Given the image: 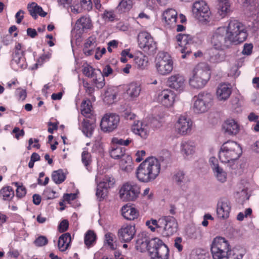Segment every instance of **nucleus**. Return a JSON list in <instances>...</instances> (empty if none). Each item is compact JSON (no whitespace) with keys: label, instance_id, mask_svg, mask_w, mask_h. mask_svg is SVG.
<instances>
[{"label":"nucleus","instance_id":"f3484780","mask_svg":"<svg viewBox=\"0 0 259 259\" xmlns=\"http://www.w3.org/2000/svg\"><path fill=\"white\" fill-rule=\"evenodd\" d=\"M231 206L230 201L226 198L220 199L217 204V213L219 218L225 219L229 217Z\"/></svg>","mask_w":259,"mask_h":259},{"label":"nucleus","instance_id":"dca6fc26","mask_svg":"<svg viewBox=\"0 0 259 259\" xmlns=\"http://www.w3.org/2000/svg\"><path fill=\"white\" fill-rule=\"evenodd\" d=\"M176 95L170 89H165L160 92L157 96V101L163 106L170 107L172 106Z\"/></svg>","mask_w":259,"mask_h":259},{"label":"nucleus","instance_id":"4c0bfd02","mask_svg":"<svg viewBox=\"0 0 259 259\" xmlns=\"http://www.w3.org/2000/svg\"><path fill=\"white\" fill-rule=\"evenodd\" d=\"M97 236L94 232L92 230H88L85 234L84 242L88 247L93 246L96 242Z\"/></svg>","mask_w":259,"mask_h":259},{"label":"nucleus","instance_id":"f257e3e1","mask_svg":"<svg viewBox=\"0 0 259 259\" xmlns=\"http://www.w3.org/2000/svg\"><path fill=\"white\" fill-rule=\"evenodd\" d=\"M247 34L245 26L236 20H230L227 27H219L211 34L210 43L218 50L230 48L233 44L243 42Z\"/></svg>","mask_w":259,"mask_h":259},{"label":"nucleus","instance_id":"680f3d73","mask_svg":"<svg viewBox=\"0 0 259 259\" xmlns=\"http://www.w3.org/2000/svg\"><path fill=\"white\" fill-rule=\"evenodd\" d=\"M16 94L18 96L19 100H24L26 98V92L25 90L17 89L16 91Z\"/></svg>","mask_w":259,"mask_h":259},{"label":"nucleus","instance_id":"b1692460","mask_svg":"<svg viewBox=\"0 0 259 259\" xmlns=\"http://www.w3.org/2000/svg\"><path fill=\"white\" fill-rule=\"evenodd\" d=\"M232 89L229 84L223 83L220 84L217 90L216 95L217 99L220 101H226L230 96Z\"/></svg>","mask_w":259,"mask_h":259},{"label":"nucleus","instance_id":"6ab92c4d","mask_svg":"<svg viewBox=\"0 0 259 259\" xmlns=\"http://www.w3.org/2000/svg\"><path fill=\"white\" fill-rule=\"evenodd\" d=\"M193 75L209 79L210 77L209 66L205 62L198 63L193 69Z\"/></svg>","mask_w":259,"mask_h":259},{"label":"nucleus","instance_id":"5fc2aeb1","mask_svg":"<svg viewBox=\"0 0 259 259\" xmlns=\"http://www.w3.org/2000/svg\"><path fill=\"white\" fill-rule=\"evenodd\" d=\"M136 63L139 68H144L148 64V61L147 59L140 57H137L135 59Z\"/></svg>","mask_w":259,"mask_h":259},{"label":"nucleus","instance_id":"f8f14e48","mask_svg":"<svg viewBox=\"0 0 259 259\" xmlns=\"http://www.w3.org/2000/svg\"><path fill=\"white\" fill-rule=\"evenodd\" d=\"M119 120V116L116 114H106L101 119L100 126L103 131L111 132L117 128Z\"/></svg>","mask_w":259,"mask_h":259},{"label":"nucleus","instance_id":"c85d7f7f","mask_svg":"<svg viewBox=\"0 0 259 259\" xmlns=\"http://www.w3.org/2000/svg\"><path fill=\"white\" fill-rule=\"evenodd\" d=\"M27 8L30 15L34 19H36L37 15L42 17H45L47 15V13L43 11L42 8L34 2L29 4Z\"/></svg>","mask_w":259,"mask_h":259},{"label":"nucleus","instance_id":"bf43d9fd","mask_svg":"<svg viewBox=\"0 0 259 259\" xmlns=\"http://www.w3.org/2000/svg\"><path fill=\"white\" fill-rule=\"evenodd\" d=\"M115 17V15L114 14V12L112 11H105L103 14V18L105 20H108L110 21H113Z\"/></svg>","mask_w":259,"mask_h":259},{"label":"nucleus","instance_id":"774afa93","mask_svg":"<svg viewBox=\"0 0 259 259\" xmlns=\"http://www.w3.org/2000/svg\"><path fill=\"white\" fill-rule=\"evenodd\" d=\"M76 198V194L75 193L65 194L63 196L64 200L68 202L75 200Z\"/></svg>","mask_w":259,"mask_h":259},{"label":"nucleus","instance_id":"e2e57ef3","mask_svg":"<svg viewBox=\"0 0 259 259\" xmlns=\"http://www.w3.org/2000/svg\"><path fill=\"white\" fill-rule=\"evenodd\" d=\"M102 73L104 77H107L113 73V69L109 65H107L104 67Z\"/></svg>","mask_w":259,"mask_h":259},{"label":"nucleus","instance_id":"aec40b11","mask_svg":"<svg viewBox=\"0 0 259 259\" xmlns=\"http://www.w3.org/2000/svg\"><path fill=\"white\" fill-rule=\"evenodd\" d=\"M177 19V12L173 9H168L163 13L162 20L169 27H173L176 25Z\"/></svg>","mask_w":259,"mask_h":259},{"label":"nucleus","instance_id":"7c9ffc66","mask_svg":"<svg viewBox=\"0 0 259 259\" xmlns=\"http://www.w3.org/2000/svg\"><path fill=\"white\" fill-rule=\"evenodd\" d=\"M71 238L70 234L66 233L61 235L58 240V246L61 251H65L70 246Z\"/></svg>","mask_w":259,"mask_h":259},{"label":"nucleus","instance_id":"8fccbe9b","mask_svg":"<svg viewBox=\"0 0 259 259\" xmlns=\"http://www.w3.org/2000/svg\"><path fill=\"white\" fill-rule=\"evenodd\" d=\"M15 185L17 187L16 196L19 198H22L25 196L26 194V189L23 186L19 184L18 182L14 183Z\"/></svg>","mask_w":259,"mask_h":259},{"label":"nucleus","instance_id":"ea45409f","mask_svg":"<svg viewBox=\"0 0 259 259\" xmlns=\"http://www.w3.org/2000/svg\"><path fill=\"white\" fill-rule=\"evenodd\" d=\"M141 92V87L139 84L132 82L128 85L127 93L131 97H137Z\"/></svg>","mask_w":259,"mask_h":259},{"label":"nucleus","instance_id":"4d7b16f0","mask_svg":"<svg viewBox=\"0 0 259 259\" xmlns=\"http://www.w3.org/2000/svg\"><path fill=\"white\" fill-rule=\"evenodd\" d=\"M83 85L85 90V92L90 95L92 94L95 91V88L91 84H90L88 81H83Z\"/></svg>","mask_w":259,"mask_h":259},{"label":"nucleus","instance_id":"3c124183","mask_svg":"<svg viewBox=\"0 0 259 259\" xmlns=\"http://www.w3.org/2000/svg\"><path fill=\"white\" fill-rule=\"evenodd\" d=\"M96 38L93 36H90L87 39L86 42L84 44V47L94 48L96 46Z\"/></svg>","mask_w":259,"mask_h":259},{"label":"nucleus","instance_id":"e433bc0d","mask_svg":"<svg viewBox=\"0 0 259 259\" xmlns=\"http://www.w3.org/2000/svg\"><path fill=\"white\" fill-rule=\"evenodd\" d=\"M125 149L120 146L113 145L110 151V156L114 159H119L125 155Z\"/></svg>","mask_w":259,"mask_h":259},{"label":"nucleus","instance_id":"473e14b6","mask_svg":"<svg viewBox=\"0 0 259 259\" xmlns=\"http://www.w3.org/2000/svg\"><path fill=\"white\" fill-rule=\"evenodd\" d=\"M209 80L200 76L193 75L189 79V84L195 89H200L204 87Z\"/></svg>","mask_w":259,"mask_h":259},{"label":"nucleus","instance_id":"7ed1b4c3","mask_svg":"<svg viewBox=\"0 0 259 259\" xmlns=\"http://www.w3.org/2000/svg\"><path fill=\"white\" fill-rule=\"evenodd\" d=\"M161 165L159 161L154 157L147 158L137 169V179L142 182L148 183L154 180L159 175Z\"/></svg>","mask_w":259,"mask_h":259},{"label":"nucleus","instance_id":"603ef678","mask_svg":"<svg viewBox=\"0 0 259 259\" xmlns=\"http://www.w3.org/2000/svg\"><path fill=\"white\" fill-rule=\"evenodd\" d=\"M113 236H114V235L111 233H107L105 235V239L108 245L112 250H114L115 248L114 247V245L112 243L113 241Z\"/></svg>","mask_w":259,"mask_h":259},{"label":"nucleus","instance_id":"6e6552de","mask_svg":"<svg viewBox=\"0 0 259 259\" xmlns=\"http://www.w3.org/2000/svg\"><path fill=\"white\" fill-rule=\"evenodd\" d=\"M139 47L149 55H154L157 51L156 42L150 33L146 31L140 32L138 35Z\"/></svg>","mask_w":259,"mask_h":259},{"label":"nucleus","instance_id":"49530a36","mask_svg":"<svg viewBox=\"0 0 259 259\" xmlns=\"http://www.w3.org/2000/svg\"><path fill=\"white\" fill-rule=\"evenodd\" d=\"M81 161L88 169V166L91 163L92 157L91 154L87 150H84L81 153Z\"/></svg>","mask_w":259,"mask_h":259},{"label":"nucleus","instance_id":"c03bdc74","mask_svg":"<svg viewBox=\"0 0 259 259\" xmlns=\"http://www.w3.org/2000/svg\"><path fill=\"white\" fill-rule=\"evenodd\" d=\"M116 97V93L112 89H108L105 93V101L108 103H112Z\"/></svg>","mask_w":259,"mask_h":259},{"label":"nucleus","instance_id":"052dcab7","mask_svg":"<svg viewBox=\"0 0 259 259\" xmlns=\"http://www.w3.org/2000/svg\"><path fill=\"white\" fill-rule=\"evenodd\" d=\"M213 259H229V253L223 252L211 253Z\"/></svg>","mask_w":259,"mask_h":259},{"label":"nucleus","instance_id":"9b49d317","mask_svg":"<svg viewBox=\"0 0 259 259\" xmlns=\"http://www.w3.org/2000/svg\"><path fill=\"white\" fill-rule=\"evenodd\" d=\"M192 12L195 17L200 21H208L211 14L207 4L205 1L202 0L194 3Z\"/></svg>","mask_w":259,"mask_h":259},{"label":"nucleus","instance_id":"13d9d810","mask_svg":"<svg viewBox=\"0 0 259 259\" xmlns=\"http://www.w3.org/2000/svg\"><path fill=\"white\" fill-rule=\"evenodd\" d=\"M69 223L67 220H64L61 222L59 226L58 230L60 232H64L66 231L68 228Z\"/></svg>","mask_w":259,"mask_h":259},{"label":"nucleus","instance_id":"c9c22d12","mask_svg":"<svg viewBox=\"0 0 259 259\" xmlns=\"http://www.w3.org/2000/svg\"><path fill=\"white\" fill-rule=\"evenodd\" d=\"M92 105L90 100H83L81 104V114L87 118L92 115Z\"/></svg>","mask_w":259,"mask_h":259},{"label":"nucleus","instance_id":"338daca9","mask_svg":"<svg viewBox=\"0 0 259 259\" xmlns=\"http://www.w3.org/2000/svg\"><path fill=\"white\" fill-rule=\"evenodd\" d=\"M24 11L22 10H20L16 13L15 15V18L16 19L17 23L20 24L22 22L24 18Z\"/></svg>","mask_w":259,"mask_h":259},{"label":"nucleus","instance_id":"f03ea898","mask_svg":"<svg viewBox=\"0 0 259 259\" xmlns=\"http://www.w3.org/2000/svg\"><path fill=\"white\" fill-rule=\"evenodd\" d=\"M135 247L141 252L148 251L152 259H168L169 249L159 238L149 240L146 234H139Z\"/></svg>","mask_w":259,"mask_h":259},{"label":"nucleus","instance_id":"ddd939ff","mask_svg":"<svg viewBox=\"0 0 259 259\" xmlns=\"http://www.w3.org/2000/svg\"><path fill=\"white\" fill-rule=\"evenodd\" d=\"M231 251L228 241L222 237L214 238L211 245V252H223L224 254L229 253Z\"/></svg>","mask_w":259,"mask_h":259},{"label":"nucleus","instance_id":"58836bf2","mask_svg":"<svg viewBox=\"0 0 259 259\" xmlns=\"http://www.w3.org/2000/svg\"><path fill=\"white\" fill-rule=\"evenodd\" d=\"M96 181L97 184L96 196L101 201L106 196L108 189L106 188L104 183L98 182L97 178L96 179Z\"/></svg>","mask_w":259,"mask_h":259},{"label":"nucleus","instance_id":"20e7f679","mask_svg":"<svg viewBox=\"0 0 259 259\" xmlns=\"http://www.w3.org/2000/svg\"><path fill=\"white\" fill-rule=\"evenodd\" d=\"M146 225L152 232L156 231L163 237H169L177 232L178 224L176 219L171 216H164L158 220L147 221Z\"/></svg>","mask_w":259,"mask_h":259},{"label":"nucleus","instance_id":"72a5a7b5","mask_svg":"<svg viewBox=\"0 0 259 259\" xmlns=\"http://www.w3.org/2000/svg\"><path fill=\"white\" fill-rule=\"evenodd\" d=\"M14 195V191L10 186H4L0 190V198L4 201H11Z\"/></svg>","mask_w":259,"mask_h":259},{"label":"nucleus","instance_id":"a878e982","mask_svg":"<svg viewBox=\"0 0 259 259\" xmlns=\"http://www.w3.org/2000/svg\"><path fill=\"white\" fill-rule=\"evenodd\" d=\"M225 132L229 135H236L239 131V125L233 119H228L223 125Z\"/></svg>","mask_w":259,"mask_h":259},{"label":"nucleus","instance_id":"bb28decb","mask_svg":"<svg viewBox=\"0 0 259 259\" xmlns=\"http://www.w3.org/2000/svg\"><path fill=\"white\" fill-rule=\"evenodd\" d=\"M95 125V120L91 118V120L84 119L81 123V129L82 133L87 137H91L94 131Z\"/></svg>","mask_w":259,"mask_h":259},{"label":"nucleus","instance_id":"423d86ee","mask_svg":"<svg viewBox=\"0 0 259 259\" xmlns=\"http://www.w3.org/2000/svg\"><path fill=\"white\" fill-rule=\"evenodd\" d=\"M194 111L196 113L206 112L211 106L213 95L208 92H202L194 97Z\"/></svg>","mask_w":259,"mask_h":259},{"label":"nucleus","instance_id":"2f4dec72","mask_svg":"<svg viewBox=\"0 0 259 259\" xmlns=\"http://www.w3.org/2000/svg\"><path fill=\"white\" fill-rule=\"evenodd\" d=\"M90 78H93V82L98 89L103 88L105 84V78L100 69H96Z\"/></svg>","mask_w":259,"mask_h":259},{"label":"nucleus","instance_id":"37998d69","mask_svg":"<svg viewBox=\"0 0 259 259\" xmlns=\"http://www.w3.org/2000/svg\"><path fill=\"white\" fill-rule=\"evenodd\" d=\"M213 171L218 181L221 183H224L226 181L227 174L222 168L221 167H216Z\"/></svg>","mask_w":259,"mask_h":259},{"label":"nucleus","instance_id":"0eeeda50","mask_svg":"<svg viewBox=\"0 0 259 259\" xmlns=\"http://www.w3.org/2000/svg\"><path fill=\"white\" fill-rule=\"evenodd\" d=\"M155 62L156 70L159 74L166 75L172 71L173 62L168 53L159 52L156 58Z\"/></svg>","mask_w":259,"mask_h":259},{"label":"nucleus","instance_id":"412c9836","mask_svg":"<svg viewBox=\"0 0 259 259\" xmlns=\"http://www.w3.org/2000/svg\"><path fill=\"white\" fill-rule=\"evenodd\" d=\"M195 144L191 141H183L181 143V152L185 158L191 157L195 152Z\"/></svg>","mask_w":259,"mask_h":259},{"label":"nucleus","instance_id":"a18cd8bd","mask_svg":"<svg viewBox=\"0 0 259 259\" xmlns=\"http://www.w3.org/2000/svg\"><path fill=\"white\" fill-rule=\"evenodd\" d=\"M212 54L210 57V60L211 62L219 63L224 60L225 54L223 52L220 53L216 51L215 53L212 52Z\"/></svg>","mask_w":259,"mask_h":259},{"label":"nucleus","instance_id":"c756f323","mask_svg":"<svg viewBox=\"0 0 259 259\" xmlns=\"http://www.w3.org/2000/svg\"><path fill=\"white\" fill-rule=\"evenodd\" d=\"M218 13L222 18H224L231 11L230 2L229 0H218Z\"/></svg>","mask_w":259,"mask_h":259},{"label":"nucleus","instance_id":"393cba45","mask_svg":"<svg viewBox=\"0 0 259 259\" xmlns=\"http://www.w3.org/2000/svg\"><path fill=\"white\" fill-rule=\"evenodd\" d=\"M132 131L143 139H146L148 135L147 125L139 120L134 122L132 126Z\"/></svg>","mask_w":259,"mask_h":259},{"label":"nucleus","instance_id":"69168bd1","mask_svg":"<svg viewBox=\"0 0 259 259\" xmlns=\"http://www.w3.org/2000/svg\"><path fill=\"white\" fill-rule=\"evenodd\" d=\"M80 4L84 9L90 10L92 8V3L91 0H79Z\"/></svg>","mask_w":259,"mask_h":259},{"label":"nucleus","instance_id":"4be33fe9","mask_svg":"<svg viewBox=\"0 0 259 259\" xmlns=\"http://www.w3.org/2000/svg\"><path fill=\"white\" fill-rule=\"evenodd\" d=\"M184 77L180 74L171 76L168 78L167 83L168 85L176 90H182L185 85Z\"/></svg>","mask_w":259,"mask_h":259},{"label":"nucleus","instance_id":"09e8293b","mask_svg":"<svg viewBox=\"0 0 259 259\" xmlns=\"http://www.w3.org/2000/svg\"><path fill=\"white\" fill-rule=\"evenodd\" d=\"M115 182V179L112 177L109 176H105L103 180L99 183H104L106 188L107 189L112 187Z\"/></svg>","mask_w":259,"mask_h":259},{"label":"nucleus","instance_id":"4468645a","mask_svg":"<svg viewBox=\"0 0 259 259\" xmlns=\"http://www.w3.org/2000/svg\"><path fill=\"white\" fill-rule=\"evenodd\" d=\"M25 51L22 48V45L20 43L16 44L12 60V64L15 63L18 67L24 69L27 65L24 57Z\"/></svg>","mask_w":259,"mask_h":259},{"label":"nucleus","instance_id":"cd10ccee","mask_svg":"<svg viewBox=\"0 0 259 259\" xmlns=\"http://www.w3.org/2000/svg\"><path fill=\"white\" fill-rule=\"evenodd\" d=\"M121 213L122 216L127 220H134L139 215V212L137 209L127 205L122 207Z\"/></svg>","mask_w":259,"mask_h":259},{"label":"nucleus","instance_id":"a211bd4d","mask_svg":"<svg viewBox=\"0 0 259 259\" xmlns=\"http://www.w3.org/2000/svg\"><path fill=\"white\" fill-rule=\"evenodd\" d=\"M135 233V227L133 225L122 227L118 231L119 239L125 242H130L133 238Z\"/></svg>","mask_w":259,"mask_h":259},{"label":"nucleus","instance_id":"9d476101","mask_svg":"<svg viewBox=\"0 0 259 259\" xmlns=\"http://www.w3.org/2000/svg\"><path fill=\"white\" fill-rule=\"evenodd\" d=\"M195 37L190 34H179L176 36L180 50L182 54V58L185 59L192 53L191 46L193 45Z\"/></svg>","mask_w":259,"mask_h":259},{"label":"nucleus","instance_id":"1a4fd4ad","mask_svg":"<svg viewBox=\"0 0 259 259\" xmlns=\"http://www.w3.org/2000/svg\"><path fill=\"white\" fill-rule=\"evenodd\" d=\"M140 193L139 186L134 182H127L121 188L119 194L121 199L124 201H134Z\"/></svg>","mask_w":259,"mask_h":259},{"label":"nucleus","instance_id":"a19ab883","mask_svg":"<svg viewBox=\"0 0 259 259\" xmlns=\"http://www.w3.org/2000/svg\"><path fill=\"white\" fill-rule=\"evenodd\" d=\"M132 0H121L117 7V10L120 13L128 11L132 7Z\"/></svg>","mask_w":259,"mask_h":259},{"label":"nucleus","instance_id":"79ce46f5","mask_svg":"<svg viewBox=\"0 0 259 259\" xmlns=\"http://www.w3.org/2000/svg\"><path fill=\"white\" fill-rule=\"evenodd\" d=\"M52 178L56 184H59L64 181L65 176L62 169H59L53 172Z\"/></svg>","mask_w":259,"mask_h":259},{"label":"nucleus","instance_id":"2eb2a0df","mask_svg":"<svg viewBox=\"0 0 259 259\" xmlns=\"http://www.w3.org/2000/svg\"><path fill=\"white\" fill-rule=\"evenodd\" d=\"M192 121L186 115H181L176 123L175 127L178 134L184 135L191 131Z\"/></svg>","mask_w":259,"mask_h":259},{"label":"nucleus","instance_id":"5701e85b","mask_svg":"<svg viewBox=\"0 0 259 259\" xmlns=\"http://www.w3.org/2000/svg\"><path fill=\"white\" fill-rule=\"evenodd\" d=\"M92 26L90 18L84 16L78 19L75 24V29L78 31L80 34L83 33L86 30L90 29Z\"/></svg>","mask_w":259,"mask_h":259},{"label":"nucleus","instance_id":"6e6d98bb","mask_svg":"<svg viewBox=\"0 0 259 259\" xmlns=\"http://www.w3.org/2000/svg\"><path fill=\"white\" fill-rule=\"evenodd\" d=\"M96 70V69L94 68L91 66L88 65L83 67L82 69V72L86 76L91 77Z\"/></svg>","mask_w":259,"mask_h":259},{"label":"nucleus","instance_id":"39448f33","mask_svg":"<svg viewBox=\"0 0 259 259\" xmlns=\"http://www.w3.org/2000/svg\"><path fill=\"white\" fill-rule=\"evenodd\" d=\"M242 152V148L239 144L233 141H228L221 146L219 157L222 162L230 163L237 160Z\"/></svg>","mask_w":259,"mask_h":259},{"label":"nucleus","instance_id":"de8ad7c7","mask_svg":"<svg viewBox=\"0 0 259 259\" xmlns=\"http://www.w3.org/2000/svg\"><path fill=\"white\" fill-rule=\"evenodd\" d=\"M244 7H249V10L252 11L258 6L257 0H240Z\"/></svg>","mask_w":259,"mask_h":259},{"label":"nucleus","instance_id":"f704fd0d","mask_svg":"<svg viewBox=\"0 0 259 259\" xmlns=\"http://www.w3.org/2000/svg\"><path fill=\"white\" fill-rule=\"evenodd\" d=\"M172 180L177 185L183 186L187 181L185 172L183 170H177L174 172Z\"/></svg>","mask_w":259,"mask_h":259},{"label":"nucleus","instance_id":"864d4df0","mask_svg":"<svg viewBox=\"0 0 259 259\" xmlns=\"http://www.w3.org/2000/svg\"><path fill=\"white\" fill-rule=\"evenodd\" d=\"M48 242V240L45 236H40L35 239L34 243L37 246H42L46 245Z\"/></svg>","mask_w":259,"mask_h":259},{"label":"nucleus","instance_id":"0e129e2a","mask_svg":"<svg viewBox=\"0 0 259 259\" xmlns=\"http://www.w3.org/2000/svg\"><path fill=\"white\" fill-rule=\"evenodd\" d=\"M252 48L253 46L251 44H245L242 52V54L247 55H250L252 52Z\"/></svg>","mask_w":259,"mask_h":259}]
</instances>
